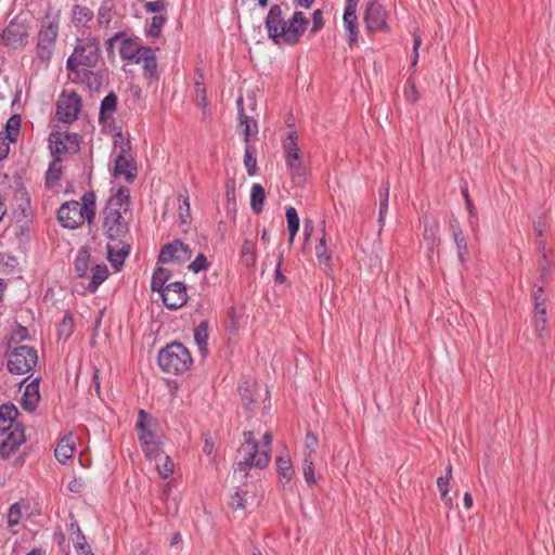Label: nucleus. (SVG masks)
I'll return each mask as SVG.
<instances>
[{
  "label": "nucleus",
  "instance_id": "46",
  "mask_svg": "<svg viewBox=\"0 0 555 555\" xmlns=\"http://www.w3.org/2000/svg\"><path fill=\"white\" fill-rule=\"evenodd\" d=\"M302 473H304V478L309 486H312L315 483L313 459H304Z\"/></svg>",
  "mask_w": 555,
  "mask_h": 555
},
{
  "label": "nucleus",
  "instance_id": "17",
  "mask_svg": "<svg viewBox=\"0 0 555 555\" xmlns=\"http://www.w3.org/2000/svg\"><path fill=\"white\" fill-rule=\"evenodd\" d=\"M160 297L168 309H179L183 307L188 300L185 285L181 282L169 283L160 293Z\"/></svg>",
  "mask_w": 555,
  "mask_h": 555
},
{
  "label": "nucleus",
  "instance_id": "14",
  "mask_svg": "<svg viewBox=\"0 0 555 555\" xmlns=\"http://www.w3.org/2000/svg\"><path fill=\"white\" fill-rule=\"evenodd\" d=\"M80 107V98L76 93H62L56 104V116L59 120L70 124L77 119Z\"/></svg>",
  "mask_w": 555,
  "mask_h": 555
},
{
  "label": "nucleus",
  "instance_id": "9",
  "mask_svg": "<svg viewBox=\"0 0 555 555\" xmlns=\"http://www.w3.org/2000/svg\"><path fill=\"white\" fill-rule=\"evenodd\" d=\"M30 25L27 18L21 15L12 18L1 34L3 44L10 49L17 50L28 43Z\"/></svg>",
  "mask_w": 555,
  "mask_h": 555
},
{
  "label": "nucleus",
  "instance_id": "27",
  "mask_svg": "<svg viewBox=\"0 0 555 555\" xmlns=\"http://www.w3.org/2000/svg\"><path fill=\"white\" fill-rule=\"evenodd\" d=\"M140 59H138L137 64H142L144 68V75L146 77H154L156 75V56L151 48H146L143 50V53L140 54Z\"/></svg>",
  "mask_w": 555,
  "mask_h": 555
},
{
  "label": "nucleus",
  "instance_id": "4",
  "mask_svg": "<svg viewBox=\"0 0 555 555\" xmlns=\"http://www.w3.org/2000/svg\"><path fill=\"white\" fill-rule=\"evenodd\" d=\"M95 216V196L92 192L83 194L81 202L70 201L64 203L57 211V219L62 227L76 229L86 220L90 223Z\"/></svg>",
  "mask_w": 555,
  "mask_h": 555
},
{
  "label": "nucleus",
  "instance_id": "19",
  "mask_svg": "<svg viewBox=\"0 0 555 555\" xmlns=\"http://www.w3.org/2000/svg\"><path fill=\"white\" fill-rule=\"evenodd\" d=\"M359 0H346L345 12L343 16L344 27L348 31V41L350 46H354L358 43V17H357V7Z\"/></svg>",
  "mask_w": 555,
  "mask_h": 555
},
{
  "label": "nucleus",
  "instance_id": "59",
  "mask_svg": "<svg viewBox=\"0 0 555 555\" xmlns=\"http://www.w3.org/2000/svg\"><path fill=\"white\" fill-rule=\"evenodd\" d=\"M166 4L158 0V1H150L145 3V9L147 12L156 13L162 12L165 10Z\"/></svg>",
  "mask_w": 555,
  "mask_h": 555
},
{
  "label": "nucleus",
  "instance_id": "2",
  "mask_svg": "<svg viewBox=\"0 0 555 555\" xmlns=\"http://www.w3.org/2000/svg\"><path fill=\"white\" fill-rule=\"evenodd\" d=\"M308 20L302 12H295L291 18L286 20L280 5L271 7L267 18L266 27L269 37L278 44L296 43L305 33Z\"/></svg>",
  "mask_w": 555,
  "mask_h": 555
},
{
  "label": "nucleus",
  "instance_id": "16",
  "mask_svg": "<svg viewBox=\"0 0 555 555\" xmlns=\"http://www.w3.org/2000/svg\"><path fill=\"white\" fill-rule=\"evenodd\" d=\"M120 40L119 54L124 60L131 61L133 63H138V59H140V54L143 53V50L147 47H142L137 39L124 38L121 34H116L107 40L108 50L113 49L114 43Z\"/></svg>",
  "mask_w": 555,
  "mask_h": 555
},
{
  "label": "nucleus",
  "instance_id": "28",
  "mask_svg": "<svg viewBox=\"0 0 555 555\" xmlns=\"http://www.w3.org/2000/svg\"><path fill=\"white\" fill-rule=\"evenodd\" d=\"M275 465L280 481L283 483L289 482L295 475L291 459L288 456H279L276 457Z\"/></svg>",
  "mask_w": 555,
  "mask_h": 555
},
{
  "label": "nucleus",
  "instance_id": "64",
  "mask_svg": "<svg viewBox=\"0 0 555 555\" xmlns=\"http://www.w3.org/2000/svg\"><path fill=\"white\" fill-rule=\"evenodd\" d=\"M78 555H93L88 544L79 547V550H76Z\"/></svg>",
  "mask_w": 555,
  "mask_h": 555
},
{
  "label": "nucleus",
  "instance_id": "43",
  "mask_svg": "<svg viewBox=\"0 0 555 555\" xmlns=\"http://www.w3.org/2000/svg\"><path fill=\"white\" fill-rule=\"evenodd\" d=\"M450 480L451 479H449L447 477H439L437 479V486H438V489H439V492H440L441 500L444 502V504L449 508L452 507V499L449 495V483H450Z\"/></svg>",
  "mask_w": 555,
  "mask_h": 555
},
{
  "label": "nucleus",
  "instance_id": "37",
  "mask_svg": "<svg viewBox=\"0 0 555 555\" xmlns=\"http://www.w3.org/2000/svg\"><path fill=\"white\" fill-rule=\"evenodd\" d=\"M21 127V116L20 115H13L9 118L5 125V130L1 131L4 133V135L10 139V141H15Z\"/></svg>",
  "mask_w": 555,
  "mask_h": 555
},
{
  "label": "nucleus",
  "instance_id": "21",
  "mask_svg": "<svg viewBox=\"0 0 555 555\" xmlns=\"http://www.w3.org/2000/svg\"><path fill=\"white\" fill-rule=\"evenodd\" d=\"M135 427L139 430V440L142 443V446L157 441L156 435L152 429L153 420L144 410L139 411V421Z\"/></svg>",
  "mask_w": 555,
  "mask_h": 555
},
{
  "label": "nucleus",
  "instance_id": "34",
  "mask_svg": "<svg viewBox=\"0 0 555 555\" xmlns=\"http://www.w3.org/2000/svg\"><path fill=\"white\" fill-rule=\"evenodd\" d=\"M156 469L159 476L164 479L170 477L173 473V462L166 453L159 454V457L155 460Z\"/></svg>",
  "mask_w": 555,
  "mask_h": 555
},
{
  "label": "nucleus",
  "instance_id": "63",
  "mask_svg": "<svg viewBox=\"0 0 555 555\" xmlns=\"http://www.w3.org/2000/svg\"><path fill=\"white\" fill-rule=\"evenodd\" d=\"M73 326V319L69 315H65L62 322V333L67 330V334H69Z\"/></svg>",
  "mask_w": 555,
  "mask_h": 555
},
{
  "label": "nucleus",
  "instance_id": "56",
  "mask_svg": "<svg viewBox=\"0 0 555 555\" xmlns=\"http://www.w3.org/2000/svg\"><path fill=\"white\" fill-rule=\"evenodd\" d=\"M422 44V38L421 35L417 31L413 33V59H412V66H415L418 61V49Z\"/></svg>",
  "mask_w": 555,
  "mask_h": 555
},
{
  "label": "nucleus",
  "instance_id": "23",
  "mask_svg": "<svg viewBox=\"0 0 555 555\" xmlns=\"http://www.w3.org/2000/svg\"><path fill=\"white\" fill-rule=\"evenodd\" d=\"M39 401V380L34 379L33 382L26 385L20 403L25 411L33 412L36 410Z\"/></svg>",
  "mask_w": 555,
  "mask_h": 555
},
{
  "label": "nucleus",
  "instance_id": "7",
  "mask_svg": "<svg viewBox=\"0 0 555 555\" xmlns=\"http://www.w3.org/2000/svg\"><path fill=\"white\" fill-rule=\"evenodd\" d=\"M99 43L95 39L79 41L73 54L68 57L66 66L72 74H86L87 68L94 67L99 61Z\"/></svg>",
  "mask_w": 555,
  "mask_h": 555
},
{
  "label": "nucleus",
  "instance_id": "20",
  "mask_svg": "<svg viewBox=\"0 0 555 555\" xmlns=\"http://www.w3.org/2000/svg\"><path fill=\"white\" fill-rule=\"evenodd\" d=\"M114 175L116 177H125L127 181H132L137 175V167L132 157L121 150V153L115 159Z\"/></svg>",
  "mask_w": 555,
  "mask_h": 555
},
{
  "label": "nucleus",
  "instance_id": "12",
  "mask_svg": "<svg viewBox=\"0 0 555 555\" xmlns=\"http://www.w3.org/2000/svg\"><path fill=\"white\" fill-rule=\"evenodd\" d=\"M59 24L51 20L43 21L37 39V56L42 62H49L53 55Z\"/></svg>",
  "mask_w": 555,
  "mask_h": 555
},
{
  "label": "nucleus",
  "instance_id": "11",
  "mask_svg": "<svg viewBox=\"0 0 555 555\" xmlns=\"http://www.w3.org/2000/svg\"><path fill=\"white\" fill-rule=\"evenodd\" d=\"M38 362L37 350L29 346L16 347L8 360V369L13 374L24 375L30 373Z\"/></svg>",
  "mask_w": 555,
  "mask_h": 555
},
{
  "label": "nucleus",
  "instance_id": "6",
  "mask_svg": "<svg viewBox=\"0 0 555 555\" xmlns=\"http://www.w3.org/2000/svg\"><path fill=\"white\" fill-rule=\"evenodd\" d=\"M192 363L191 353L180 343L167 345L158 354V364L168 374H182L191 367Z\"/></svg>",
  "mask_w": 555,
  "mask_h": 555
},
{
  "label": "nucleus",
  "instance_id": "44",
  "mask_svg": "<svg viewBox=\"0 0 555 555\" xmlns=\"http://www.w3.org/2000/svg\"><path fill=\"white\" fill-rule=\"evenodd\" d=\"M179 218L182 223H188L190 219V202L189 196L185 194H179Z\"/></svg>",
  "mask_w": 555,
  "mask_h": 555
},
{
  "label": "nucleus",
  "instance_id": "45",
  "mask_svg": "<svg viewBox=\"0 0 555 555\" xmlns=\"http://www.w3.org/2000/svg\"><path fill=\"white\" fill-rule=\"evenodd\" d=\"M165 22H166V18L162 15L153 16L151 20L149 29H147V35L153 38H157L160 35V31H162V28H163Z\"/></svg>",
  "mask_w": 555,
  "mask_h": 555
},
{
  "label": "nucleus",
  "instance_id": "36",
  "mask_svg": "<svg viewBox=\"0 0 555 555\" xmlns=\"http://www.w3.org/2000/svg\"><path fill=\"white\" fill-rule=\"evenodd\" d=\"M207 324L202 322L194 331V340L203 356L207 352Z\"/></svg>",
  "mask_w": 555,
  "mask_h": 555
},
{
  "label": "nucleus",
  "instance_id": "48",
  "mask_svg": "<svg viewBox=\"0 0 555 555\" xmlns=\"http://www.w3.org/2000/svg\"><path fill=\"white\" fill-rule=\"evenodd\" d=\"M143 452L145 453L146 457L149 459H158L159 454H164L165 452L162 450L159 442H150L147 444L143 446Z\"/></svg>",
  "mask_w": 555,
  "mask_h": 555
},
{
  "label": "nucleus",
  "instance_id": "30",
  "mask_svg": "<svg viewBox=\"0 0 555 555\" xmlns=\"http://www.w3.org/2000/svg\"><path fill=\"white\" fill-rule=\"evenodd\" d=\"M238 390L242 396L244 406L249 410L253 409L257 397L259 396L256 389V385H249L248 383H245L240 385Z\"/></svg>",
  "mask_w": 555,
  "mask_h": 555
},
{
  "label": "nucleus",
  "instance_id": "33",
  "mask_svg": "<svg viewBox=\"0 0 555 555\" xmlns=\"http://www.w3.org/2000/svg\"><path fill=\"white\" fill-rule=\"evenodd\" d=\"M286 220H287V230L289 233V244L294 243L295 236L299 229V217L294 207H288L286 209Z\"/></svg>",
  "mask_w": 555,
  "mask_h": 555
},
{
  "label": "nucleus",
  "instance_id": "31",
  "mask_svg": "<svg viewBox=\"0 0 555 555\" xmlns=\"http://www.w3.org/2000/svg\"><path fill=\"white\" fill-rule=\"evenodd\" d=\"M62 157H53L52 163L50 164L47 175H46V183L49 188L54 186L62 176Z\"/></svg>",
  "mask_w": 555,
  "mask_h": 555
},
{
  "label": "nucleus",
  "instance_id": "1",
  "mask_svg": "<svg viewBox=\"0 0 555 555\" xmlns=\"http://www.w3.org/2000/svg\"><path fill=\"white\" fill-rule=\"evenodd\" d=\"M129 195L127 188H120L108 199L103 211V230L108 240L107 256L116 270L124 264L130 250L129 244L125 241L129 233Z\"/></svg>",
  "mask_w": 555,
  "mask_h": 555
},
{
  "label": "nucleus",
  "instance_id": "51",
  "mask_svg": "<svg viewBox=\"0 0 555 555\" xmlns=\"http://www.w3.org/2000/svg\"><path fill=\"white\" fill-rule=\"evenodd\" d=\"M533 309L546 308V296L541 286L537 287L532 294Z\"/></svg>",
  "mask_w": 555,
  "mask_h": 555
},
{
  "label": "nucleus",
  "instance_id": "38",
  "mask_svg": "<svg viewBox=\"0 0 555 555\" xmlns=\"http://www.w3.org/2000/svg\"><path fill=\"white\" fill-rule=\"evenodd\" d=\"M93 16V13L90 9L87 7H82L79 4H76L73 8V22L76 25H85L87 22H89Z\"/></svg>",
  "mask_w": 555,
  "mask_h": 555
},
{
  "label": "nucleus",
  "instance_id": "54",
  "mask_svg": "<svg viewBox=\"0 0 555 555\" xmlns=\"http://www.w3.org/2000/svg\"><path fill=\"white\" fill-rule=\"evenodd\" d=\"M404 96L409 102H416L420 99V93L414 82L409 81L408 87L404 90Z\"/></svg>",
  "mask_w": 555,
  "mask_h": 555
},
{
  "label": "nucleus",
  "instance_id": "15",
  "mask_svg": "<svg viewBox=\"0 0 555 555\" xmlns=\"http://www.w3.org/2000/svg\"><path fill=\"white\" fill-rule=\"evenodd\" d=\"M192 257V250L189 245L181 241L166 244L159 254L158 260L162 263H185Z\"/></svg>",
  "mask_w": 555,
  "mask_h": 555
},
{
  "label": "nucleus",
  "instance_id": "40",
  "mask_svg": "<svg viewBox=\"0 0 555 555\" xmlns=\"http://www.w3.org/2000/svg\"><path fill=\"white\" fill-rule=\"evenodd\" d=\"M317 257L322 266L325 269L331 267L332 256L326 247L325 236L323 235L320 240L319 245L315 247Z\"/></svg>",
  "mask_w": 555,
  "mask_h": 555
},
{
  "label": "nucleus",
  "instance_id": "62",
  "mask_svg": "<svg viewBox=\"0 0 555 555\" xmlns=\"http://www.w3.org/2000/svg\"><path fill=\"white\" fill-rule=\"evenodd\" d=\"M271 443H272V435L271 433H266L262 437V444L259 446L263 450H268L269 454L271 455Z\"/></svg>",
  "mask_w": 555,
  "mask_h": 555
},
{
  "label": "nucleus",
  "instance_id": "10",
  "mask_svg": "<svg viewBox=\"0 0 555 555\" xmlns=\"http://www.w3.org/2000/svg\"><path fill=\"white\" fill-rule=\"evenodd\" d=\"M286 164L294 182L301 184L305 181L306 169L304 166V154L297 144V137L289 133L283 143Z\"/></svg>",
  "mask_w": 555,
  "mask_h": 555
},
{
  "label": "nucleus",
  "instance_id": "25",
  "mask_svg": "<svg viewBox=\"0 0 555 555\" xmlns=\"http://www.w3.org/2000/svg\"><path fill=\"white\" fill-rule=\"evenodd\" d=\"M75 450V437L70 434L62 438L55 448V457L59 462L65 463L69 460Z\"/></svg>",
  "mask_w": 555,
  "mask_h": 555
},
{
  "label": "nucleus",
  "instance_id": "22",
  "mask_svg": "<svg viewBox=\"0 0 555 555\" xmlns=\"http://www.w3.org/2000/svg\"><path fill=\"white\" fill-rule=\"evenodd\" d=\"M532 326L537 339L541 344H545L550 337V330L547 327L546 308L533 309L532 312Z\"/></svg>",
  "mask_w": 555,
  "mask_h": 555
},
{
  "label": "nucleus",
  "instance_id": "55",
  "mask_svg": "<svg viewBox=\"0 0 555 555\" xmlns=\"http://www.w3.org/2000/svg\"><path fill=\"white\" fill-rule=\"evenodd\" d=\"M312 21H313V24H312V27H311V33L312 34H315L317 31H319L322 27H323V13L321 10H315L312 14Z\"/></svg>",
  "mask_w": 555,
  "mask_h": 555
},
{
  "label": "nucleus",
  "instance_id": "61",
  "mask_svg": "<svg viewBox=\"0 0 555 555\" xmlns=\"http://www.w3.org/2000/svg\"><path fill=\"white\" fill-rule=\"evenodd\" d=\"M196 101L203 106H206L207 104L206 91L198 82L196 83Z\"/></svg>",
  "mask_w": 555,
  "mask_h": 555
},
{
  "label": "nucleus",
  "instance_id": "58",
  "mask_svg": "<svg viewBox=\"0 0 555 555\" xmlns=\"http://www.w3.org/2000/svg\"><path fill=\"white\" fill-rule=\"evenodd\" d=\"M11 142L4 133L0 132V160L8 156Z\"/></svg>",
  "mask_w": 555,
  "mask_h": 555
},
{
  "label": "nucleus",
  "instance_id": "29",
  "mask_svg": "<svg viewBox=\"0 0 555 555\" xmlns=\"http://www.w3.org/2000/svg\"><path fill=\"white\" fill-rule=\"evenodd\" d=\"M264 198V189L258 183L253 184L250 191V207L255 214H260L262 211Z\"/></svg>",
  "mask_w": 555,
  "mask_h": 555
},
{
  "label": "nucleus",
  "instance_id": "50",
  "mask_svg": "<svg viewBox=\"0 0 555 555\" xmlns=\"http://www.w3.org/2000/svg\"><path fill=\"white\" fill-rule=\"evenodd\" d=\"M246 492L236 491L234 495L231 496L230 506L233 509H243L246 506Z\"/></svg>",
  "mask_w": 555,
  "mask_h": 555
},
{
  "label": "nucleus",
  "instance_id": "60",
  "mask_svg": "<svg viewBox=\"0 0 555 555\" xmlns=\"http://www.w3.org/2000/svg\"><path fill=\"white\" fill-rule=\"evenodd\" d=\"M387 209H388V202H386V199H379L378 222L380 223V229L384 225Z\"/></svg>",
  "mask_w": 555,
  "mask_h": 555
},
{
  "label": "nucleus",
  "instance_id": "24",
  "mask_svg": "<svg viewBox=\"0 0 555 555\" xmlns=\"http://www.w3.org/2000/svg\"><path fill=\"white\" fill-rule=\"evenodd\" d=\"M450 229L457 249L459 260L462 264H465L468 257V247L466 238L456 219L450 221Z\"/></svg>",
  "mask_w": 555,
  "mask_h": 555
},
{
  "label": "nucleus",
  "instance_id": "35",
  "mask_svg": "<svg viewBox=\"0 0 555 555\" xmlns=\"http://www.w3.org/2000/svg\"><path fill=\"white\" fill-rule=\"evenodd\" d=\"M438 232H439L438 222H436V221H433V222L426 221L425 222L423 236H424V240L426 241L428 248L430 250H433L437 244Z\"/></svg>",
  "mask_w": 555,
  "mask_h": 555
},
{
  "label": "nucleus",
  "instance_id": "42",
  "mask_svg": "<svg viewBox=\"0 0 555 555\" xmlns=\"http://www.w3.org/2000/svg\"><path fill=\"white\" fill-rule=\"evenodd\" d=\"M117 105V98L114 93H109L106 95L102 103H101V109H100V116L101 118H104L106 115H111L115 112Z\"/></svg>",
  "mask_w": 555,
  "mask_h": 555
},
{
  "label": "nucleus",
  "instance_id": "13",
  "mask_svg": "<svg viewBox=\"0 0 555 555\" xmlns=\"http://www.w3.org/2000/svg\"><path fill=\"white\" fill-rule=\"evenodd\" d=\"M49 149L53 157H62L79 150V139L76 133L55 131L50 133Z\"/></svg>",
  "mask_w": 555,
  "mask_h": 555
},
{
  "label": "nucleus",
  "instance_id": "53",
  "mask_svg": "<svg viewBox=\"0 0 555 555\" xmlns=\"http://www.w3.org/2000/svg\"><path fill=\"white\" fill-rule=\"evenodd\" d=\"M208 267V262L206 257L203 254H198L194 261L189 264V269L193 272L197 273L199 271L206 270Z\"/></svg>",
  "mask_w": 555,
  "mask_h": 555
},
{
  "label": "nucleus",
  "instance_id": "47",
  "mask_svg": "<svg viewBox=\"0 0 555 555\" xmlns=\"http://www.w3.org/2000/svg\"><path fill=\"white\" fill-rule=\"evenodd\" d=\"M244 165H245V167L247 169V173L249 176H254L256 173L257 160L253 154L250 146H246V149H245Z\"/></svg>",
  "mask_w": 555,
  "mask_h": 555
},
{
  "label": "nucleus",
  "instance_id": "49",
  "mask_svg": "<svg viewBox=\"0 0 555 555\" xmlns=\"http://www.w3.org/2000/svg\"><path fill=\"white\" fill-rule=\"evenodd\" d=\"M70 530L73 531V542L76 550L87 544L86 538L82 534L79 526L77 524H70Z\"/></svg>",
  "mask_w": 555,
  "mask_h": 555
},
{
  "label": "nucleus",
  "instance_id": "18",
  "mask_svg": "<svg viewBox=\"0 0 555 555\" xmlns=\"http://www.w3.org/2000/svg\"><path fill=\"white\" fill-rule=\"evenodd\" d=\"M364 23L369 31L384 30L387 28V12L379 3L372 1L365 10Z\"/></svg>",
  "mask_w": 555,
  "mask_h": 555
},
{
  "label": "nucleus",
  "instance_id": "5",
  "mask_svg": "<svg viewBox=\"0 0 555 555\" xmlns=\"http://www.w3.org/2000/svg\"><path fill=\"white\" fill-rule=\"evenodd\" d=\"M91 256L87 248H81L75 259L74 270L78 279L88 283L86 288L94 293L98 287L107 279L108 269L106 264H94L90 267Z\"/></svg>",
  "mask_w": 555,
  "mask_h": 555
},
{
  "label": "nucleus",
  "instance_id": "26",
  "mask_svg": "<svg viewBox=\"0 0 555 555\" xmlns=\"http://www.w3.org/2000/svg\"><path fill=\"white\" fill-rule=\"evenodd\" d=\"M238 112H240V122L244 127L243 134L244 141L248 142L250 135L256 134L258 132L257 124L250 117L246 116L243 113V98L240 96L236 101Z\"/></svg>",
  "mask_w": 555,
  "mask_h": 555
},
{
  "label": "nucleus",
  "instance_id": "57",
  "mask_svg": "<svg viewBox=\"0 0 555 555\" xmlns=\"http://www.w3.org/2000/svg\"><path fill=\"white\" fill-rule=\"evenodd\" d=\"M225 195H227V199H228V207H229V209L235 210L236 202H235V188H234V183L227 184Z\"/></svg>",
  "mask_w": 555,
  "mask_h": 555
},
{
  "label": "nucleus",
  "instance_id": "3",
  "mask_svg": "<svg viewBox=\"0 0 555 555\" xmlns=\"http://www.w3.org/2000/svg\"><path fill=\"white\" fill-rule=\"evenodd\" d=\"M18 411L12 403L0 405V456L9 459L26 441L24 428L16 423Z\"/></svg>",
  "mask_w": 555,
  "mask_h": 555
},
{
  "label": "nucleus",
  "instance_id": "52",
  "mask_svg": "<svg viewBox=\"0 0 555 555\" xmlns=\"http://www.w3.org/2000/svg\"><path fill=\"white\" fill-rule=\"evenodd\" d=\"M21 508H20V505L17 503L13 504L10 508H9V513H8V524L10 527H14L16 525L20 524V520H21Z\"/></svg>",
  "mask_w": 555,
  "mask_h": 555
},
{
  "label": "nucleus",
  "instance_id": "41",
  "mask_svg": "<svg viewBox=\"0 0 555 555\" xmlns=\"http://www.w3.org/2000/svg\"><path fill=\"white\" fill-rule=\"evenodd\" d=\"M241 255L247 266H254L257 259L255 243L249 240H245L241 249Z\"/></svg>",
  "mask_w": 555,
  "mask_h": 555
},
{
  "label": "nucleus",
  "instance_id": "32",
  "mask_svg": "<svg viewBox=\"0 0 555 555\" xmlns=\"http://www.w3.org/2000/svg\"><path fill=\"white\" fill-rule=\"evenodd\" d=\"M170 278V273L165 268H157L153 274L151 288L153 292H158L159 294L167 286V281Z\"/></svg>",
  "mask_w": 555,
  "mask_h": 555
},
{
  "label": "nucleus",
  "instance_id": "8",
  "mask_svg": "<svg viewBox=\"0 0 555 555\" xmlns=\"http://www.w3.org/2000/svg\"><path fill=\"white\" fill-rule=\"evenodd\" d=\"M238 455L240 462L237 465L238 468L244 472V476L247 475V470L250 467L263 468L271 460L269 451L260 448L254 439L253 431L244 434V442L238 449Z\"/></svg>",
  "mask_w": 555,
  "mask_h": 555
},
{
  "label": "nucleus",
  "instance_id": "39",
  "mask_svg": "<svg viewBox=\"0 0 555 555\" xmlns=\"http://www.w3.org/2000/svg\"><path fill=\"white\" fill-rule=\"evenodd\" d=\"M318 448V437L311 431H308L305 437L304 459H313V455L315 454Z\"/></svg>",
  "mask_w": 555,
  "mask_h": 555
}]
</instances>
